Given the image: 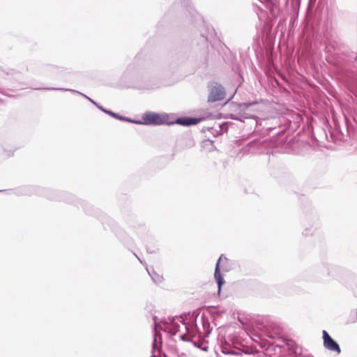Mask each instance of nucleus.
I'll return each mask as SVG.
<instances>
[{"instance_id": "f257e3e1", "label": "nucleus", "mask_w": 357, "mask_h": 357, "mask_svg": "<svg viewBox=\"0 0 357 357\" xmlns=\"http://www.w3.org/2000/svg\"><path fill=\"white\" fill-rule=\"evenodd\" d=\"M198 316L197 311L179 316V321L185 326L186 331L180 335V338L185 342H191L196 347L206 351L204 339L211 333L212 327L209 319L204 313L201 315L199 321L197 319Z\"/></svg>"}, {"instance_id": "f03ea898", "label": "nucleus", "mask_w": 357, "mask_h": 357, "mask_svg": "<svg viewBox=\"0 0 357 357\" xmlns=\"http://www.w3.org/2000/svg\"><path fill=\"white\" fill-rule=\"evenodd\" d=\"M326 51L327 62L339 68L357 60V53L350 51L344 46H338L336 42H334V44H328Z\"/></svg>"}, {"instance_id": "7ed1b4c3", "label": "nucleus", "mask_w": 357, "mask_h": 357, "mask_svg": "<svg viewBox=\"0 0 357 357\" xmlns=\"http://www.w3.org/2000/svg\"><path fill=\"white\" fill-rule=\"evenodd\" d=\"M233 113L229 114V118L233 120L245 122V120H252L255 125L257 124V113L261 109L259 108V102L253 101L243 103L232 102L230 105Z\"/></svg>"}, {"instance_id": "20e7f679", "label": "nucleus", "mask_w": 357, "mask_h": 357, "mask_svg": "<svg viewBox=\"0 0 357 357\" xmlns=\"http://www.w3.org/2000/svg\"><path fill=\"white\" fill-rule=\"evenodd\" d=\"M342 272L340 266L323 261L312 271L311 280L314 282L327 283L334 279L338 280Z\"/></svg>"}, {"instance_id": "39448f33", "label": "nucleus", "mask_w": 357, "mask_h": 357, "mask_svg": "<svg viewBox=\"0 0 357 357\" xmlns=\"http://www.w3.org/2000/svg\"><path fill=\"white\" fill-rule=\"evenodd\" d=\"M169 116L167 114H158L153 112H146L142 116V121L141 125H170L173 124L172 122L169 121Z\"/></svg>"}, {"instance_id": "423d86ee", "label": "nucleus", "mask_w": 357, "mask_h": 357, "mask_svg": "<svg viewBox=\"0 0 357 357\" xmlns=\"http://www.w3.org/2000/svg\"><path fill=\"white\" fill-rule=\"evenodd\" d=\"M267 336L271 339L278 338L292 350L296 354L301 353V348L299 347L296 342L289 339H285L282 337L281 330L278 327H274L272 330L267 331Z\"/></svg>"}, {"instance_id": "0eeeda50", "label": "nucleus", "mask_w": 357, "mask_h": 357, "mask_svg": "<svg viewBox=\"0 0 357 357\" xmlns=\"http://www.w3.org/2000/svg\"><path fill=\"white\" fill-rule=\"evenodd\" d=\"M226 91L225 88L219 83L214 82L209 86L208 102H214L225 99Z\"/></svg>"}, {"instance_id": "6e6552de", "label": "nucleus", "mask_w": 357, "mask_h": 357, "mask_svg": "<svg viewBox=\"0 0 357 357\" xmlns=\"http://www.w3.org/2000/svg\"><path fill=\"white\" fill-rule=\"evenodd\" d=\"M228 262V259L223 256V255H221L219 257L215 268V273H214V278L215 279V281L218 284V294L220 293L222 286L225 284V281L223 278V276L222 273H220V264H222V268L225 270L224 264ZM225 271H227L225 269Z\"/></svg>"}, {"instance_id": "1a4fd4ad", "label": "nucleus", "mask_w": 357, "mask_h": 357, "mask_svg": "<svg viewBox=\"0 0 357 357\" xmlns=\"http://www.w3.org/2000/svg\"><path fill=\"white\" fill-rule=\"evenodd\" d=\"M176 319L179 321V317H172L165 319L162 321L163 327L162 329L172 335H175L179 331V324L176 321Z\"/></svg>"}, {"instance_id": "9d476101", "label": "nucleus", "mask_w": 357, "mask_h": 357, "mask_svg": "<svg viewBox=\"0 0 357 357\" xmlns=\"http://www.w3.org/2000/svg\"><path fill=\"white\" fill-rule=\"evenodd\" d=\"M271 145V142L267 139H254L249 142L248 146L250 149L256 150L257 153H269L268 147Z\"/></svg>"}, {"instance_id": "9b49d317", "label": "nucleus", "mask_w": 357, "mask_h": 357, "mask_svg": "<svg viewBox=\"0 0 357 357\" xmlns=\"http://www.w3.org/2000/svg\"><path fill=\"white\" fill-rule=\"evenodd\" d=\"M322 335L324 347L329 351H335L340 354L341 353V349L338 343L331 337L326 331L324 330Z\"/></svg>"}, {"instance_id": "f8f14e48", "label": "nucleus", "mask_w": 357, "mask_h": 357, "mask_svg": "<svg viewBox=\"0 0 357 357\" xmlns=\"http://www.w3.org/2000/svg\"><path fill=\"white\" fill-rule=\"evenodd\" d=\"M205 119L204 117L196 118L191 116H182L177 118L173 123H176L183 126H190L199 123L202 120Z\"/></svg>"}, {"instance_id": "ddd939ff", "label": "nucleus", "mask_w": 357, "mask_h": 357, "mask_svg": "<svg viewBox=\"0 0 357 357\" xmlns=\"http://www.w3.org/2000/svg\"><path fill=\"white\" fill-rule=\"evenodd\" d=\"M344 82L348 89L357 97V75L349 73Z\"/></svg>"}, {"instance_id": "4468645a", "label": "nucleus", "mask_w": 357, "mask_h": 357, "mask_svg": "<svg viewBox=\"0 0 357 357\" xmlns=\"http://www.w3.org/2000/svg\"><path fill=\"white\" fill-rule=\"evenodd\" d=\"M220 351L223 356L219 355L218 357H242L241 352L236 351L227 344L222 345Z\"/></svg>"}, {"instance_id": "2eb2a0df", "label": "nucleus", "mask_w": 357, "mask_h": 357, "mask_svg": "<svg viewBox=\"0 0 357 357\" xmlns=\"http://www.w3.org/2000/svg\"><path fill=\"white\" fill-rule=\"evenodd\" d=\"M36 90H45V91H70L72 93H77L83 97H84L85 98H86L87 100H89L91 103H93L94 105H97L98 103L94 101L93 100H92L91 98H89V96H86L85 94L78 91H76V90H74V89H65V88H54V87H44V88H36Z\"/></svg>"}, {"instance_id": "dca6fc26", "label": "nucleus", "mask_w": 357, "mask_h": 357, "mask_svg": "<svg viewBox=\"0 0 357 357\" xmlns=\"http://www.w3.org/2000/svg\"><path fill=\"white\" fill-rule=\"evenodd\" d=\"M320 228V223L318 221L314 222L309 227H307L303 231V235L305 236H310L314 235L316 231Z\"/></svg>"}, {"instance_id": "f3484780", "label": "nucleus", "mask_w": 357, "mask_h": 357, "mask_svg": "<svg viewBox=\"0 0 357 357\" xmlns=\"http://www.w3.org/2000/svg\"><path fill=\"white\" fill-rule=\"evenodd\" d=\"M147 271L155 284H160L163 281V277L158 274L154 270H151L150 271L149 269H147Z\"/></svg>"}, {"instance_id": "a211bd4d", "label": "nucleus", "mask_w": 357, "mask_h": 357, "mask_svg": "<svg viewBox=\"0 0 357 357\" xmlns=\"http://www.w3.org/2000/svg\"><path fill=\"white\" fill-rule=\"evenodd\" d=\"M208 312L213 319L225 313V311L218 310L215 306H208Z\"/></svg>"}, {"instance_id": "6ab92c4d", "label": "nucleus", "mask_w": 357, "mask_h": 357, "mask_svg": "<svg viewBox=\"0 0 357 357\" xmlns=\"http://www.w3.org/2000/svg\"><path fill=\"white\" fill-rule=\"evenodd\" d=\"M202 146L203 149H206L209 152H211L215 149V147L213 144V142L209 139L203 141Z\"/></svg>"}, {"instance_id": "aec40b11", "label": "nucleus", "mask_w": 357, "mask_h": 357, "mask_svg": "<svg viewBox=\"0 0 357 357\" xmlns=\"http://www.w3.org/2000/svg\"><path fill=\"white\" fill-rule=\"evenodd\" d=\"M138 65V58L135 56L133 61L130 63L126 68V73H130L133 72Z\"/></svg>"}, {"instance_id": "412c9836", "label": "nucleus", "mask_w": 357, "mask_h": 357, "mask_svg": "<svg viewBox=\"0 0 357 357\" xmlns=\"http://www.w3.org/2000/svg\"><path fill=\"white\" fill-rule=\"evenodd\" d=\"M7 75H10L14 77L15 79L19 81L22 77V75L19 71H17L15 70L11 69L8 73H6Z\"/></svg>"}, {"instance_id": "4be33fe9", "label": "nucleus", "mask_w": 357, "mask_h": 357, "mask_svg": "<svg viewBox=\"0 0 357 357\" xmlns=\"http://www.w3.org/2000/svg\"><path fill=\"white\" fill-rule=\"evenodd\" d=\"M120 121L129 122V123H135V124H137V125H141V123H142V121H140V120H135V119H132L130 118L126 117L123 116H121Z\"/></svg>"}, {"instance_id": "5701e85b", "label": "nucleus", "mask_w": 357, "mask_h": 357, "mask_svg": "<svg viewBox=\"0 0 357 357\" xmlns=\"http://www.w3.org/2000/svg\"><path fill=\"white\" fill-rule=\"evenodd\" d=\"M161 343H162L161 340L160 341L159 344L158 343V342H157V333L155 332V334H154V339H153V344H152L153 353L156 349H159L160 344H161Z\"/></svg>"}, {"instance_id": "b1692460", "label": "nucleus", "mask_w": 357, "mask_h": 357, "mask_svg": "<svg viewBox=\"0 0 357 357\" xmlns=\"http://www.w3.org/2000/svg\"><path fill=\"white\" fill-rule=\"evenodd\" d=\"M208 33L206 35H204V34H202V36L204 37L205 38V40L206 41H208V37L209 36H212L213 34H214V29L211 27V28H208V30H207Z\"/></svg>"}, {"instance_id": "393cba45", "label": "nucleus", "mask_w": 357, "mask_h": 357, "mask_svg": "<svg viewBox=\"0 0 357 357\" xmlns=\"http://www.w3.org/2000/svg\"><path fill=\"white\" fill-rule=\"evenodd\" d=\"M105 114L111 116L112 117H113L114 119H119V120H120V118L121 116V115H120L117 113L113 112L112 111H110V110L105 111Z\"/></svg>"}, {"instance_id": "a878e982", "label": "nucleus", "mask_w": 357, "mask_h": 357, "mask_svg": "<svg viewBox=\"0 0 357 357\" xmlns=\"http://www.w3.org/2000/svg\"><path fill=\"white\" fill-rule=\"evenodd\" d=\"M2 149L4 152V153L6 154V156H12L13 155V153H14V150L13 149H4L3 146H2Z\"/></svg>"}, {"instance_id": "bb28decb", "label": "nucleus", "mask_w": 357, "mask_h": 357, "mask_svg": "<svg viewBox=\"0 0 357 357\" xmlns=\"http://www.w3.org/2000/svg\"><path fill=\"white\" fill-rule=\"evenodd\" d=\"M66 197H68L67 198H63L62 199L65 202H70V203H74V201L73 200H71V199H74L75 197L74 196H73L72 195L70 194H66L65 195Z\"/></svg>"}, {"instance_id": "cd10ccee", "label": "nucleus", "mask_w": 357, "mask_h": 357, "mask_svg": "<svg viewBox=\"0 0 357 357\" xmlns=\"http://www.w3.org/2000/svg\"><path fill=\"white\" fill-rule=\"evenodd\" d=\"M158 248H151V247H147L146 248V250L149 253H155L158 251Z\"/></svg>"}, {"instance_id": "c85d7f7f", "label": "nucleus", "mask_w": 357, "mask_h": 357, "mask_svg": "<svg viewBox=\"0 0 357 357\" xmlns=\"http://www.w3.org/2000/svg\"><path fill=\"white\" fill-rule=\"evenodd\" d=\"M45 68L47 70H52L55 68H57V66H54V65H51V64H48L45 66Z\"/></svg>"}, {"instance_id": "c756f323", "label": "nucleus", "mask_w": 357, "mask_h": 357, "mask_svg": "<svg viewBox=\"0 0 357 357\" xmlns=\"http://www.w3.org/2000/svg\"><path fill=\"white\" fill-rule=\"evenodd\" d=\"M96 107H97L100 110H101L102 112H103L104 113H105V111H107V110H108V109H105L102 106L100 105L98 103V105H96Z\"/></svg>"}, {"instance_id": "7c9ffc66", "label": "nucleus", "mask_w": 357, "mask_h": 357, "mask_svg": "<svg viewBox=\"0 0 357 357\" xmlns=\"http://www.w3.org/2000/svg\"><path fill=\"white\" fill-rule=\"evenodd\" d=\"M261 3L264 4L267 6V4L269 3L270 0H259Z\"/></svg>"}, {"instance_id": "2f4dec72", "label": "nucleus", "mask_w": 357, "mask_h": 357, "mask_svg": "<svg viewBox=\"0 0 357 357\" xmlns=\"http://www.w3.org/2000/svg\"><path fill=\"white\" fill-rule=\"evenodd\" d=\"M2 90H3V89H1V88L0 87V92H1V93H3V92L2 91Z\"/></svg>"}, {"instance_id": "473e14b6", "label": "nucleus", "mask_w": 357, "mask_h": 357, "mask_svg": "<svg viewBox=\"0 0 357 357\" xmlns=\"http://www.w3.org/2000/svg\"><path fill=\"white\" fill-rule=\"evenodd\" d=\"M81 204H84V206L88 204L87 203H84L83 202H81Z\"/></svg>"}, {"instance_id": "72a5a7b5", "label": "nucleus", "mask_w": 357, "mask_h": 357, "mask_svg": "<svg viewBox=\"0 0 357 357\" xmlns=\"http://www.w3.org/2000/svg\"><path fill=\"white\" fill-rule=\"evenodd\" d=\"M156 319H157V317H154V321H155V323H156Z\"/></svg>"}, {"instance_id": "f704fd0d", "label": "nucleus", "mask_w": 357, "mask_h": 357, "mask_svg": "<svg viewBox=\"0 0 357 357\" xmlns=\"http://www.w3.org/2000/svg\"><path fill=\"white\" fill-rule=\"evenodd\" d=\"M151 357H157L154 354L151 356Z\"/></svg>"}, {"instance_id": "c9c22d12", "label": "nucleus", "mask_w": 357, "mask_h": 357, "mask_svg": "<svg viewBox=\"0 0 357 357\" xmlns=\"http://www.w3.org/2000/svg\"><path fill=\"white\" fill-rule=\"evenodd\" d=\"M83 207H84V206H83ZM84 210L86 211V213H88V211L86 210V208H84Z\"/></svg>"}, {"instance_id": "e433bc0d", "label": "nucleus", "mask_w": 357, "mask_h": 357, "mask_svg": "<svg viewBox=\"0 0 357 357\" xmlns=\"http://www.w3.org/2000/svg\"><path fill=\"white\" fill-rule=\"evenodd\" d=\"M307 357H314V356H307Z\"/></svg>"}, {"instance_id": "4c0bfd02", "label": "nucleus", "mask_w": 357, "mask_h": 357, "mask_svg": "<svg viewBox=\"0 0 357 357\" xmlns=\"http://www.w3.org/2000/svg\"><path fill=\"white\" fill-rule=\"evenodd\" d=\"M0 192H1V190H0Z\"/></svg>"}]
</instances>
